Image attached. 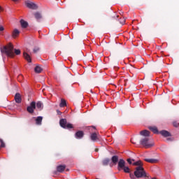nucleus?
I'll return each mask as SVG.
<instances>
[{
	"label": "nucleus",
	"mask_w": 179,
	"mask_h": 179,
	"mask_svg": "<svg viewBox=\"0 0 179 179\" xmlns=\"http://www.w3.org/2000/svg\"><path fill=\"white\" fill-rule=\"evenodd\" d=\"M25 4L29 9H37L38 8L37 5L31 1H26Z\"/></svg>",
	"instance_id": "nucleus-7"
},
{
	"label": "nucleus",
	"mask_w": 179,
	"mask_h": 179,
	"mask_svg": "<svg viewBox=\"0 0 179 179\" xmlns=\"http://www.w3.org/2000/svg\"><path fill=\"white\" fill-rule=\"evenodd\" d=\"M173 126H174V127H178V124H177V123H173Z\"/></svg>",
	"instance_id": "nucleus-36"
},
{
	"label": "nucleus",
	"mask_w": 179,
	"mask_h": 179,
	"mask_svg": "<svg viewBox=\"0 0 179 179\" xmlns=\"http://www.w3.org/2000/svg\"><path fill=\"white\" fill-rule=\"evenodd\" d=\"M125 167V161L122 159H120L117 164V170L121 171Z\"/></svg>",
	"instance_id": "nucleus-6"
},
{
	"label": "nucleus",
	"mask_w": 179,
	"mask_h": 179,
	"mask_svg": "<svg viewBox=\"0 0 179 179\" xmlns=\"http://www.w3.org/2000/svg\"><path fill=\"white\" fill-rule=\"evenodd\" d=\"M134 174L130 173V178H134Z\"/></svg>",
	"instance_id": "nucleus-35"
},
{
	"label": "nucleus",
	"mask_w": 179,
	"mask_h": 179,
	"mask_svg": "<svg viewBox=\"0 0 179 179\" xmlns=\"http://www.w3.org/2000/svg\"><path fill=\"white\" fill-rule=\"evenodd\" d=\"M43 107V102L41 101H38L36 103V108H38V110H41Z\"/></svg>",
	"instance_id": "nucleus-22"
},
{
	"label": "nucleus",
	"mask_w": 179,
	"mask_h": 179,
	"mask_svg": "<svg viewBox=\"0 0 179 179\" xmlns=\"http://www.w3.org/2000/svg\"><path fill=\"white\" fill-rule=\"evenodd\" d=\"M140 144L143 146V148H145V149H149L152 148V146H154L155 143H153L152 140H150L149 138L145 137L140 141Z\"/></svg>",
	"instance_id": "nucleus-2"
},
{
	"label": "nucleus",
	"mask_w": 179,
	"mask_h": 179,
	"mask_svg": "<svg viewBox=\"0 0 179 179\" xmlns=\"http://www.w3.org/2000/svg\"><path fill=\"white\" fill-rule=\"evenodd\" d=\"M36 73H41L43 71V69L40 66H36L34 69Z\"/></svg>",
	"instance_id": "nucleus-19"
},
{
	"label": "nucleus",
	"mask_w": 179,
	"mask_h": 179,
	"mask_svg": "<svg viewBox=\"0 0 179 179\" xmlns=\"http://www.w3.org/2000/svg\"><path fill=\"white\" fill-rule=\"evenodd\" d=\"M140 134L142 136H149L150 135V132H149L148 130H143L140 132Z\"/></svg>",
	"instance_id": "nucleus-13"
},
{
	"label": "nucleus",
	"mask_w": 179,
	"mask_h": 179,
	"mask_svg": "<svg viewBox=\"0 0 179 179\" xmlns=\"http://www.w3.org/2000/svg\"><path fill=\"white\" fill-rule=\"evenodd\" d=\"M149 129L152 131L154 134H159V130H157V127H150Z\"/></svg>",
	"instance_id": "nucleus-17"
},
{
	"label": "nucleus",
	"mask_w": 179,
	"mask_h": 179,
	"mask_svg": "<svg viewBox=\"0 0 179 179\" xmlns=\"http://www.w3.org/2000/svg\"><path fill=\"white\" fill-rule=\"evenodd\" d=\"M36 125H41V122H43V117L38 116L35 120Z\"/></svg>",
	"instance_id": "nucleus-12"
},
{
	"label": "nucleus",
	"mask_w": 179,
	"mask_h": 179,
	"mask_svg": "<svg viewBox=\"0 0 179 179\" xmlns=\"http://www.w3.org/2000/svg\"><path fill=\"white\" fill-rule=\"evenodd\" d=\"M90 138L91 140L94 142L95 141H97V139H99V135L97 134V133H92L91 134Z\"/></svg>",
	"instance_id": "nucleus-11"
},
{
	"label": "nucleus",
	"mask_w": 179,
	"mask_h": 179,
	"mask_svg": "<svg viewBox=\"0 0 179 179\" xmlns=\"http://www.w3.org/2000/svg\"><path fill=\"white\" fill-rule=\"evenodd\" d=\"M65 167L64 165H60L57 166V170L59 173H62L65 170Z\"/></svg>",
	"instance_id": "nucleus-16"
},
{
	"label": "nucleus",
	"mask_w": 179,
	"mask_h": 179,
	"mask_svg": "<svg viewBox=\"0 0 179 179\" xmlns=\"http://www.w3.org/2000/svg\"><path fill=\"white\" fill-rule=\"evenodd\" d=\"M2 54H6L7 57L10 58H13L15 57V52H13V45L12 43H8L6 46H4L1 49Z\"/></svg>",
	"instance_id": "nucleus-1"
},
{
	"label": "nucleus",
	"mask_w": 179,
	"mask_h": 179,
	"mask_svg": "<svg viewBox=\"0 0 179 179\" xmlns=\"http://www.w3.org/2000/svg\"><path fill=\"white\" fill-rule=\"evenodd\" d=\"M124 173H130L131 169H129V167L128 166H124L122 169Z\"/></svg>",
	"instance_id": "nucleus-26"
},
{
	"label": "nucleus",
	"mask_w": 179,
	"mask_h": 179,
	"mask_svg": "<svg viewBox=\"0 0 179 179\" xmlns=\"http://www.w3.org/2000/svg\"><path fill=\"white\" fill-rule=\"evenodd\" d=\"M34 16L37 20H39V19H41V14L40 13H36L34 14Z\"/></svg>",
	"instance_id": "nucleus-24"
},
{
	"label": "nucleus",
	"mask_w": 179,
	"mask_h": 179,
	"mask_svg": "<svg viewBox=\"0 0 179 179\" xmlns=\"http://www.w3.org/2000/svg\"><path fill=\"white\" fill-rule=\"evenodd\" d=\"M85 135V133H83V131H78L76 133L75 136L76 139H82Z\"/></svg>",
	"instance_id": "nucleus-8"
},
{
	"label": "nucleus",
	"mask_w": 179,
	"mask_h": 179,
	"mask_svg": "<svg viewBox=\"0 0 179 179\" xmlns=\"http://www.w3.org/2000/svg\"><path fill=\"white\" fill-rule=\"evenodd\" d=\"M127 162L129 163V164H132V161L131 160V159H128Z\"/></svg>",
	"instance_id": "nucleus-33"
},
{
	"label": "nucleus",
	"mask_w": 179,
	"mask_h": 179,
	"mask_svg": "<svg viewBox=\"0 0 179 179\" xmlns=\"http://www.w3.org/2000/svg\"><path fill=\"white\" fill-rule=\"evenodd\" d=\"M108 163H110V159H105L103 161V166H107L108 164Z\"/></svg>",
	"instance_id": "nucleus-25"
},
{
	"label": "nucleus",
	"mask_w": 179,
	"mask_h": 179,
	"mask_svg": "<svg viewBox=\"0 0 179 179\" xmlns=\"http://www.w3.org/2000/svg\"><path fill=\"white\" fill-rule=\"evenodd\" d=\"M112 162L113 164H117L118 163V156L114 155L112 157Z\"/></svg>",
	"instance_id": "nucleus-18"
},
{
	"label": "nucleus",
	"mask_w": 179,
	"mask_h": 179,
	"mask_svg": "<svg viewBox=\"0 0 179 179\" xmlns=\"http://www.w3.org/2000/svg\"><path fill=\"white\" fill-rule=\"evenodd\" d=\"M14 51H15V55H20V50L15 49Z\"/></svg>",
	"instance_id": "nucleus-28"
},
{
	"label": "nucleus",
	"mask_w": 179,
	"mask_h": 179,
	"mask_svg": "<svg viewBox=\"0 0 179 179\" xmlns=\"http://www.w3.org/2000/svg\"><path fill=\"white\" fill-rule=\"evenodd\" d=\"M141 164H142V162L141 161H137L133 163V166H141Z\"/></svg>",
	"instance_id": "nucleus-27"
},
{
	"label": "nucleus",
	"mask_w": 179,
	"mask_h": 179,
	"mask_svg": "<svg viewBox=\"0 0 179 179\" xmlns=\"http://www.w3.org/2000/svg\"><path fill=\"white\" fill-rule=\"evenodd\" d=\"M144 160L148 163H152V164H155L157 162V159H145Z\"/></svg>",
	"instance_id": "nucleus-20"
},
{
	"label": "nucleus",
	"mask_w": 179,
	"mask_h": 179,
	"mask_svg": "<svg viewBox=\"0 0 179 179\" xmlns=\"http://www.w3.org/2000/svg\"><path fill=\"white\" fill-rule=\"evenodd\" d=\"M13 1H17V0H13Z\"/></svg>",
	"instance_id": "nucleus-40"
},
{
	"label": "nucleus",
	"mask_w": 179,
	"mask_h": 179,
	"mask_svg": "<svg viewBox=\"0 0 179 179\" xmlns=\"http://www.w3.org/2000/svg\"><path fill=\"white\" fill-rule=\"evenodd\" d=\"M0 143H1L0 148H5V143L3 142V140L0 138Z\"/></svg>",
	"instance_id": "nucleus-29"
},
{
	"label": "nucleus",
	"mask_w": 179,
	"mask_h": 179,
	"mask_svg": "<svg viewBox=\"0 0 179 179\" xmlns=\"http://www.w3.org/2000/svg\"><path fill=\"white\" fill-rule=\"evenodd\" d=\"M131 141V143H135V142H133L132 140Z\"/></svg>",
	"instance_id": "nucleus-38"
},
{
	"label": "nucleus",
	"mask_w": 179,
	"mask_h": 179,
	"mask_svg": "<svg viewBox=\"0 0 179 179\" xmlns=\"http://www.w3.org/2000/svg\"><path fill=\"white\" fill-rule=\"evenodd\" d=\"M159 134L161 135H162V136H164V138H167L169 136H171V134H170V132L166 131V130H162L161 131H159Z\"/></svg>",
	"instance_id": "nucleus-9"
},
{
	"label": "nucleus",
	"mask_w": 179,
	"mask_h": 179,
	"mask_svg": "<svg viewBox=\"0 0 179 179\" xmlns=\"http://www.w3.org/2000/svg\"><path fill=\"white\" fill-rule=\"evenodd\" d=\"M3 10V8L1 6H0V12H2Z\"/></svg>",
	"instance_id": "nucleus-37"
},
{
	"label": "nucleus",
	"mask_w": 179,
	"mask_h": 179,
	"mask_svg": "<svg viewBox=\"0 0 179 179\" xmlns=\"http://www.w3.org/2000/svg\"><path fill=\"white\" fill-rule=\"evenodd\" d=\"M24 58L28 62H31V57H30V55L26 52H24Z\"/></svg>",
	"instance_id": "nucleus-15"
},
{
	"label": "nucleus",
	"mask_w": 179,
	"mask_h": 179,
	"mask_svg": "<svg viewBox=\"0 0 179 179\" xmlns=\"http://www.w3.org/2000/svg\"><path fill=\"white\" fill-rule=\"evenodd\" d=\"M152 179H157L156 178H152Z\"/></svg>",
	"instance_id": "nucleus-39"
},
{
	"label": "nucleus",
	"mask_w": 179,
	"mask_h": 179,
	"mask_svg": "<svg viewBox=\"0 0 179 179\" xmlns=\"http://www.w3.org/2000/svg\"><path fill=\"white\" fill-rule=\"evenodd\" d=\"M40 50V48H35L34 49V52H37V51H38Z\"/></svg>",
	"instance_id": "nucleus-32"
},
{
	"label": "nucleus",
	"mask_w": 179,
	"mask_h": 179,
	"mask_svg": "<svg viewBox=\"0 0 179 179\" xmlns=\"http://www.w3.org/2000/svg\"><path fill=\"white\" fill-rule=\"evenodd\" d=\"M57 114H58L59 115H61V114H62V113H61V111H59V110H57Z\"/></svg>",
	"instance_id": "nucleus-34"
},
{
	"label": "nucleus",
	"mask_w": 179,
	"mask_h": 179,
	"mask_svg": "<svg viewBox=\"0 0 179 179\" xmlns=\"http://www.w3.org/2000/svg\"><path fill=\"white\" fill-rule=\"evenodd\" d=\"M34 110H36V102L32 101L30 103V106L27 108V111L30 114H33L34 113Z\"/></svg>",
	"instance_id": "nucleus-5"
},
{
	"label": "nucleus",
	"mask_w": 179,
	"mask_h": 179,
	"mask_svg": "<svg viewBox=\"0 0 179 179\" xmlns=\"http://www.w3.org/2000/svg\"><path fill=\"white\" fill-rule=\"evenodd\" d=\"M20 31H19V30H17V29H14V31H13V38H16V36H19V34H20Z\"/></svg>",
	"instance_id": "nucleus-21"
},
{
	"label": "nucleus",
	"mask_w": 179,
	"mask_h": 179,
	"mask_svg": "<svg viewBox=\"0 0 179 179\" xmlns=\"http://www.w3.org/2000/svg\"><path fill=\"white\" fill-rule=\"evenodd\" d=\"M5 30V28L2 25L0 24V31H3Z\"/></svg>",
	"instance_id": "nucleus-31"
},
{
	"label": "nucleus",
	"mask_w": 179,
	"mask_h": 179,
	"mask_svg": "<svg viewBox=\"0 0 179 179\" xmlns=\"http://www.w3.org/2000/svg\"><path fill=\"white\" fill-rule=\"evenodd\" d=\"M15 103H22V96H20V94L17 93L15 94Z\"/></svg>",
	"instance_id": "nucleus-10"
},
{
	"label": "nucleus",
	"mask_w": 179,
	"mask_h": 179,
	"mask_svg": "<svg viewBox=\"0 0 179 179\" xmlns=\"http://www.w3.org/2000/svg\"><path fill=\"white\" fill-rule=\"evenodd\" d=\"M120 23L121 24H125V18L124 17L120 18Z\"/></svg>",
	"instance_id": "nucleus-30"
},
{
	"label": "nucleus",
	"mask_w": 179,
	"mask_h": 179,
	"mask_svg": "<svg viewBox=\"0 0 179 179\" xmlns=\"http://www.w3.org/2000/svg\"><path fill=\"white\" fill-rule=\"evenodd\" d=\"M20 24L23 29H26V27L29 26V23H27V22L24 21V20H20Z\"/></svg>",
	"instance_id": "nucleus-14"
},
{
	"label": "nucleus",
	"mask_w": 179,
	"mask_h": 179,
	"mask_svg": "<svg viewBox=\"0 0 179 179\" xmlns=\"http://www.w3.org/2000/svg\"><path fill=\"white\" fill-rule=\"evenodd\" d=\"M66 106V101H65V99H61V102L59 104V107H65Z\"/></svg>",
	"instance_id": "nucleus-23"
},
{
	"label": "nucleus",
	"mask_w": 179,
	"mask_h": 179,
	"mask_svg": "<svg viewBox=\"0 0 179 179\" xmlns=\"http://www.w3.org/2000/svg\"><path fill=\"white\" fill-rule=\"evenodd\" d=\"M134 176L137 178H142V177H145L146 176V173L143 170V167L142 166H139L136 169Z\"/></svg>",
	"instance_id": "nucleus-3"
},
{
	"label": "nucleus",
	"mask_w": 179,
	"mask_h": 179,
	"mask_svg": "<svg viewBox=\"0 0 179 179\" xmlns=\"http://www.w3.org/2000/svg\"><path fill=\"white\" fill-rule=\"evenodd\" d=\"M59 124L62 128L67 129H71L72 128H73V125L72 124L66 122V119H61L59 121Z\"/></svg>",
	"instance_id": "nucleus-4"
}]
</instances>
